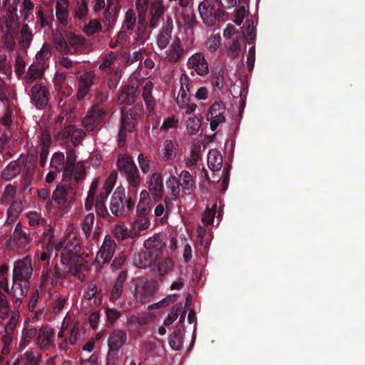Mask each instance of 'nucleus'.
Here are the masks:
<instances>
[{
  "instance_id": "nucleus-1",
  "label": "nucleus",
  "mask_w": 365,
  "mask_h": 365,
  "mask_svg": "<svg viewBox=\"0 0 365 365\" xmlns=\"http://www.w3.org/2000/svg\"><path fill=\"white\" fill-rule=\"evenodd\" d=\"M81 247L77 240H69L63 248L61 260L63 264L69 267L70 272L76 276L81 270L85 262L80 255Z\"/></svg>"
},
{
  "instance_id": "nucleus-2",
  "label": "nucleus",
  "mask_w": 365,
  "mask_h": 365,
  "mask_svg": "<svg viewBox=\"0 0 365 365\" xmlns=\"http://www.w3.org/2000/svg\"><path fill=\"white\" fill-rule=\"evenodd\" d=\"M116 165L120 173L125 177L129 185V190L135 194L141 178L135 162L129 155H120L118 158Z\"/></svg>"
},
{
  "instance_id": "nucleus-3",
  "label": "nucleus",
  "mask_w": 365,
  "mask_h": 365,
  "mask_svg": "<svg viewBox=\"0 0 365 365\" xmlns=\"http://www.w3.org/2000/svg\"><path fill=\"white\" fill-rule=\"evenodd\" d=\"M198 11L202 21L208 26H213L216 20H220L225 15V11L220 8V4L211 0H204L198 6Z\"/></svg>"
},
{
  "instance_id": "nucleus-4",
  "label": "nucleus",
  "mask_w": 365,
  "mask_h": 365,
  "mask_svg": "<svg viewBox=\"0 0 365 365\" xmlns=\"http://www.w3.org/2000/svg\"><path fill=\"white\" fill-rule=\"evenodd\" d=\"M85 136L83 130L73 124L64 125L59 130L56 128L54 132V138L57 141L65 143L70 140L74 147L79 145Z\"/></svg>"
},
{
  "instance_id": "nucleus-5",
  "label": "nucleus",
  "mask_w": 365,
  "mask_h": 365,
  "mask_svg": "<svg viewBox=\"0 0 365 365\" xmlns=\"http://www.w3.org/2000/svg\"><path fill=\"white\" fill-rule=\"evenodd\" d=\"M144 247L148 253H150L152 267H156L163 257V250L165 247V243L163 242L160 235L156 234L145 241Z\"/></svg>"
},
{
  "instance_id": "nucleus-6",
  "label": "nucleus",
  "mask_w": 365,
  "mask_h": 365,
  "mask_svg": "<svg viewBox=\"0 0 365 365\" xmlns=\"http://www.w3.org/2000/svg\"><path fill=\"white\" fill-rule=\"evenodd\" d=\"M106 114L104 110L99 109L98 106H93L83 118V125L88 131H93L103 122Z\"/></svg>"
},
{
  "instance_id": "nucleus-7",
  "label": "nucleus",
  "mask_w": 365,
  "mask_h": 365,
  "mask_svg": "<svg viewBox=\"0 0 365 365\" xmlns=\"http://www.w3.org/2000/svg\"><path fill=\"white\" fill-rule=\"evenodd\" d=\"M32 272L31 258L26 256L15 263L13 269V279H20L29 282Z\"/></svg>"
},
{
  "instance_id": "nucleus-8",
  "label": "nucleus",
  "mask_w": 365,
  "mask_h": 365,
  "mask_svg": "<svg viewBox=\"0 0 365 365\" xmlns=\"http://www.w3.org/2000/svg\"><path fill=\"white\" fill-rule=\"evenodd\" d=\"M110 210L113 215L120 217L125 213V192L122 187H118L110 199Z\"/></svg>"
},
{
  "instance_id": "nucleus-9",
  "label": "nucleus",
  "mask_w": 365,
  "mask_h": 365,
  "mask_svg": "<svg viewBox=\"0 0 365 365\" xmlns=\"http://www.w3.org/2000/svg\"><path fill=\"white\" fill-rule=\"evenodd\" d=\"M148 190L155 201H160L164 195L163 178L162 173L155 172L148 181Z\"/></svg>"
},
{
  "instance_id": "nucleus-10",
  "label": "nucleus",
  "mask_w": 365,
  "mask_h": 365,
  "mask_svg": "<svg viewBox=\"0 0 365 365\" xmlns=\"http://www.w3.org/2000/svg\"><path fill=\"white\" fill-rule=\"evenodd\" d=\"M96 74L93 71H86L78 78V92L77 98L79 100L83 99L89 92L91 86L94 83Z\"/></svg>"
},
{
  "instance_id": "nucleus-11",
  "label": "nucleus",
  "mask_w": 365,
  "mask_h": 365,
  "mask_svg": "<svg viewBox=\"0 0 365 365\" xmlns=\"http://www.w3.org/2000/svg\"><path fill=\"white\" fill-rule=\"evenodd\" d=\"M224 111V106L217 102L214 103L210 108L207 115V120L210 121V129L212 131L217 129L220 123L225 121V118L223 115Z\"/></svg>"
},
{
  "instance_id": "nucleus-12",
  "label": "nucleus",
  "mask_w": 365,
  "mask_h": 365,
  "mask_svg": "<svg viewBox=\"0 0 365 365\" xmlns=\"http://www.w3.org/2000/svg\"><path fill=\"white\" fill-rule=\"evenodd\" d=\"M190 69H194L200 76H205L209 72L208 63L202 53H195L192 55L187 62Z\"/></svg>"
},
{
  "instance_id": "nucleus-13",
  "label": "nucleus",
  "mask_w": 365,
  "mask_h": 365,
  "mask_svg": "<svg viewBox=\"0 0 365 365\" xmlns=\"http://www.w3.org/2000/svg\"><path fill=\"white\" fill-rule=\"evenodd\" d=\"M155 291L156 287L153 283L142 282L136 285L135 297L137 301L144 304L150 301Z\"/></svg>"
},
{
  "instance_id": "nucleus-14",
  "label": "nucleus",
  "mask_w": 365,
  "mask_h": 365,
  "mask_svg": "<svg viewBox=\"0 0 365 365\" xmlns=\"http://www.w3.org/2000/svg\"><path fill=\"white\" fill-rule=\"evenodd\" d=\"M137 122L130 119L129 115L125 113V108L121 109V126L118 133V145L123 146L125 143L128 132H133Z\"/></svg>"
},
{
  "instance_id": "nucleus-15",
  "label": "nucleus",
  "mask_w": 365,
  "mask_h": 365,
  "mask_svg": "<svg viewBox=\"0 0 365 365\" xmlns=\"http://www.w3.org/2000/svg\"><path fill=\"white\" fill-rule=\"evenodd\" d=\"M31 101L36 108H43L48 102L49 92L46 86L36 84L31 88Z\"/></svg>"
},
{
  "instance_id": "nucleus-16",
  "label": "nucleus",
  "mask_w": 365,
  "mask_h": 365,
  "mask_svg": "<svg viewBox=\"0 0 365 365\" xmlns=\"http://www.w3.org/2000/svg\"><path fill=\"white\" fill-rule=\"evenodd\" d=\"M180 89L177 103H186L190 101L191 92L193 90L192 81L186 73H182L180 78Z\"/></svg>"
},
{
  "instance_id": "nucleus-17",
  "label": "nucleus",
  "mask_w": 365,
  "mask_h": 365,
  "mask_svg": "<svg viewBox=\"0 0 365 365\" xmlns=\"http://www.w3.org/2000/svg\"><path fill=\"white\" fill-rule=\"evenodd\" d=\"M115 242L109 237H106L104 242L97 254L96 259L98 262L102 261L103 263H107L110 261L115 251Z\"/></svg>"
},
{
  "instance_id": "nucleus-18",
  "label": "nucleus",
  "mask_w": 365,
  "mask_h": 365,
  "mask_svg": "<svg viewBox=\"0 0 365 365\" xmlns=\"http://www.w3.org/2000/svg\"><path fill=\"white\" fill-rule=\"evenodd\" d=\"M127 341L126 333L120 329L111 331L108 339V346L110 349L120 351Z\"/></svg>"
},
{
  "instance_id": "nucleus-19",
  "label": "nucleus",
  "mask_w": 365,
  "mask_h": 365,
  "mask_svg": "<svg viewBox=\"0 0 365 365\" xmlns=\"http://www.w3.org/2000/svg\"><path fill=\"white\" fill-rule=\"evenodd\" d=\"M29 283L26 281L20 279H13V285L9 292L16 302L21 303L24 297L26 295L29 289Z\"/></svg>"
},
{
  "instance_id": "nucleus-20",
  "label": "nucleus",
  "mask_w": 365,
  "mask_h": 365,
  "mask_svg": "<svg viewBox=\"0 0 365 365\" xmlns=\"http://www.w3.org/2000/svg\"><path fill=\"white\" fill-rule=\"evenodd\" d=\"M165 13V7L160 1H154L150 5V19L148 26L150 29L156 28L159 24L160 18Z\"/></svg>"
},
{
  "instance_id": "nucleus-21",
  "label": "nucleus",
  "mask_w": 365,
  "mask_h": 365,
  "mask_svg": "<svg viewBox=\"0 0 365 365\" xmlns=\"http://www.w3.org/2000/svg\"><path fill=\"white\" fill-rule=\"evenodd\" d=\"M69 185L59 184L52 194V200L58 208H63L68 200Z\"/></svg>"
},
{
  "instance_id": "nucleus-22",
  "label": "nucleus",
  "mask_w": 365,
  "mask_h": 365,
  "mask_svg": "<svg viewBox=\"0 0 365 365\" xmlns=\"http://www.w3.org/2000/svg\"><path fill=\"white\" fill-rule=\"evenodd\" d=\"M66 37L71 48V53H68V54H78L85 48L86 39L82 36L68 32L66 34Z\"/></svg>"
},
{
  "instance_id": "nucleus-23",
  "label": "nucleus",
  "mask_w": 365,
  "mask_h": 365,
  "mask_svg": "<svg viewBox=\"0 0 365 365\" xmlns=\"http://www.w3.org/2000/svg\"><path fill=\"white\" fill-rule=\"evenodd\" d=\"M137 89L133 85H125L123 86L118 97V103L131 105L135 103L137 96Z\"/></svg>"
},
{
  "instance_id": "nucleus-24",
  "label": "nucleus",
  "mask_w": 365,
  "mask_h": 365,
  "mask_svg": "<svg viewBox=\"0 0 365 365\" xmlns=\"http://www.w3.org/2000/svg\"><path fill=\"white\" fill-rule=\"evenodd\" d=\"M178 180H180L179 185L182 187V192L185 195H191L195 188V181L187 170H182Z\"/></svg>"
},
{
  "instance_id": "nucleus-25",
  "label": "nucleus",
  "mask_w": 365,
  "mask_h": 365,
  "mask_svg": "<svg viewBox=\"0 0 365 365\" xmlns=\"http://www.w3.org/2000/svg\"><path fill=\"white\" fill-rule=\"evenodd\" d=\"M24 161L20 159L11 161L1 171V178L6 180L14 178L20 173Z\"/></svg>"
},
{
  "instance_id": "nucleus-26",
  "label": "nucleus",
  "mask_w": 365,
  "mask_h": 365,
  "mask_svg": "<svg viewBox=\"0 0 365 365\" xmlns=\"http://www.w3.org/2000/svg\"><path fill=\"white\" fill-rule=\"evenodd\" d=\"M69 1L68 0H58L56 5V16L58 21L63 26L68 25V17L69 15L68 11Z\"/></svg>"
},
{
  "instance_id": "nucleus-27",
  "label": "nucleus",
  "mask_w": 365,
  "mask_h": 365,
  "mask_svg": "<svg viewBox=\"0 0 365 365\" xmlns=\"http://www.w3.org/2000/svg\"><path fill=\"white\" fill-rule=\"evenodd\" d=\"M76 160V150L73 148L68 149L66 152V160L65 161L66 166L63 173V180H70L71 179Z\"/></svg>"
},
{
  "instance_id": "nucleus-28",
  "label": "nucleus",
  "mask_w": 365,
  "mask_h": 365,
  "mask_svg": "<svg viewBox=\"0 0 365 365\" xmlns=\"http://www.w3.org/2000/svg\"><path fill=\"white\" fill-rule=\"evenodd\" d=\"M126 278L127 271H120L113 286L110 297V300L115 301L122 295L123 292V284L126 281Z\"/></svg>"
},
{
  "instance_id": "nucleus-29",
  "label": "nucleus",
  "mask_w": 365,
  "mask_h": 365,
  "mask_svg": "<svg viewBox=\"0 0 365 365\" xmlns=\"http://www.w3.org/2000/svg\"><path fill=\"white\" fill-rule=\"evenodd\" d=\"M184 48L182 46L181 41L179 38H176L172 43L168 53V58L171 62H177L184 54Z\"/></svg>"
},
{
  "instance_id": "nucleus-30",
  "label": "nucleus",
  "mask_w": 365,
  "mask_h": 365,
  "mask_svg": "<svg viewBox=\"0 0 365 365\" xmlns=\"http://www.w3.org/2000/svg\"><path fill=\"white\" fill-rule=\"evenodd\" d=\"M73 17L81 21H86L88 14L87 0H76L73 11Z\"/></svg>"
},
{
  "instance_id": "nucleus-31",
  "label": "nucleus",
  "mask_w": 365,
  "mask_h": 365,
  "mask_svg": "<svg viewBox=\"0 0 365 365\" xmlns=\"http://www.w3.org/2000/svg\"><path fill=\"white\" fill-rule=\"evenodd\" d=\"M33 34L28 24H24L20 31L19 44L21 49H27L32 41Z\"/></svg>"
},
{
  "instance_id": "nucleus-32",
  "label": "nucleus",
  "mask_w": 365,
  "mask_h": 365,
  "mask_svg": "<svg viewBox=\"0 0 365 365\" xmlns=\"http://www.w3.org/2000/svg\"><path fill=\"white\" fill-rule=\"evenodd\" d=\"M118 0H107V7L103 14V21L108 26L113 24L115 21V15L118 12L116 1Z\"/></svg>"
},
{
  "instance_id": "nucleus-33",
  "label": "nucleus",
  "mask_w": 365,
  "mask_h": 365,
  "mask_svg": "<svg viewBox=\"0 0 365 365\" xmlns=\"http://www.w3.org/2000/svg\"><path fill=\"white\" fill-rule=\"evenodd\" d=\"M53 332L52 329L47 327L40 329L37 336V343L40 347L46 349L53 341Z\"/></svg>"
},
{
  "instance_id": "nucleus-34",
  "label": "nucleus",
  "mask_w": 365,
  "mask_h": 365,
  "mask_svg": "<svg viewBox=\"0 0 365 365\" xmlns=\"http://www.w3.org/2000/svg\"><path fill=\"white\" fill-rule=\"evenodd\" d=\"M207 164L213 171L220 170L222 165V156L217 150H211L207 155Z\"/></svg>"
},
{
  "instance_id": "nucleus-35",
  "label": "nucleus",
  "mask_w": 365,
  "mask_h": 365,
  "mask_svg": "<svg viewBox=\"0 0 365 365\" xmlns=\"http://www.w3.org/2000/svg\"><path fill=\"white\" fill-rule=\"evenodd\" d=\"M53 42L56 48L62 54L66 55L71 53L67 38L66 39L61 33L58 32L54 34Z\"/></svg>"
},
{
  "instance_id": "nucleus-36",
  "label": "nucleus",
  "mask_w": 365,
  "mask_h": 365,
  "mask_svg": "<svg viewBox=\"0 0 365 365\" xmlns=\"http://www.w3.org/2000/svg\"><path fill=\"white\" fill-rule=\"evenodd\" d=\"M56 268L54 264L50 267L49 262L47 263V266L43 267L41 279L43 282H48L51 280V283L53 287L57 286L58 279L55 274Z\"/></svg>"
},
{
  "instance_id": "nucleus-37",
  "label": "nucleus",
  "mask_w": 365,
  "mask_h": 365,
  "mask_svg": "<svg viewBox=\"0 0 365 365\" xmlns=\"http://www.w3.org/2000/svg\"><path fill=\"white\" fill-rule=\"evenodd\" d=\"M108 92L107 91L98 90L96 92L94 103L93 106H98L99 109L104 110V113H107L108 106L106 102L108 100Z\"/></svg>"
},
{
  "instance_id": "nucleus-38",
  "label": "nucleus",
  "mask_w": 365,
  "mask_h": 365,
  "mask_svg": "<svg viewBox=\"0 0 365 365\" xmlns=\"http://www.w3.org/2000/svg\"><path fill=\"white\" fill-rule=\"evenodd\" d=\"M183 336L180 329H175L169 336L168 342L170 348L175 351H180L182 346Z\"/></svg>"
},
{
  "instance_id": "nucleus-39",
  "label": "nucleus",
  "mask_w": 365,
  "mask_h": 365,
  "mask_svg": "<svg viewBox=\"0 0 365 365\" xmlns=\"http://www.w3.org/2000/svg\"><path fill=\"white\" fill-rule=\"evenodd\" d=\"M180 180H178V178L176 176L171 175L165 182L167 187L170 190V194L172 195L173 200H178L180 195Z\"/></svg>"
},
{
  "instance_id": "nucleus-40",
  "label": "nucleus",
  "mask_w": 365,
  "mask_h": 365,
  "mask_svg": "<svg viewBox=\"0 0 365 365\" xmlns=\"http://www.w3.org/2000/svg\"><path fill=\"white\" fill-rule=\"evenodd\" d=\"M44 66L41 68L35 64H31L28 68V71L26 75V79L27 83H31L34 80L42 77L44 73Z\"/></svg>"
},
{
  "instance_id": "nucleus-41",
  "label": "nucleus",
  "mask_w": 365,
  "mask_h": 365,
  "mask_svg": "<svg viewBox=\"0 0 365 365\" xmlns=\"http://www.w3.org/2000/svg\"><path fill=\"white\" fill-rule=\"evenodd\" d=\"M133 44L144 45L150 34L147 33V25L138 24Z\"/></svg>"
},
{
  "instance_id": "nucleus-42",
  "label": "nucleus",
  "mask_w": 365,
  "mask_h": 365,
  "mask_svg": "<svg viewBox=\"0 0 365 365\" xmlns=\"http://www.w3.org/2000/svg\"><path fill=\"white\" fill-rule=\"evenodd\" d=\"M152 83H146L143 87L142 96L146 103L149 113H152L154 109L155 101L151 94Z\"/></svg>"
},
{
  "instance_id": "nucleus-43",
  "label": "nucleus",
  "mask_w": 365,
  "mask_h": 365,
  "mask_svg": "<svg viewBox=\"0 0 365 365\" xmlns=\"http://www.w3.org/2000/svg\"><path fill=\"white\" fill-rule=\"evenodd\" d=\"M137 22V17L135 11L129 9L125 13V19L123 22V28L128 31H133Z\"/></svg>"
},
{
  "instance_id": "nucleus-44",
  "label": "nucleus",
  "mask_w": 365,
  "mask_h": 365,
  "mask_svg": "<svg viewBox=\"0 0 365 365\" xmlns=\"http://www.w3.org/2000/svg\"><path fill=\"white\" fill-rule=\"evenodd\" d=\"M50 165L58 173H60L62 170L64 171L66 164L63 153L61 152L55 153L52 156Z\"/></svg>"
},
{
  "instance_id": "nucleus-45",
  "label": "nucleus",
  "mask_w": 365,
  "mask_h": 365,
  "mask_svg": "<svg viewBox=\"0 0 365 365\" xmlns=\"http://www.w3.org/2000/svg\"><path fill=\"white\" fill-rule=\"evenodd\" d=\"M133 262L136 267L142 269L152 267L150 253H148L147 250L139 253L138 257L134 259Z\"/></svg>"
},
{
  "instance_id": "nucleus-46",
  "label": "nucleus",
  "mask_w": 365,
  "mask_h": 365,
  "mask_svg": "<svg viewBox=\"0 0 365 365\" xmlns=\"http://www.w3.org/2000/svg\"><path fill=\"white\" fill-rule=\"evenodd\" d=\"M163 158L167 161L173 159L176 156V148L170 140H166L162 150Z\"/></svg>"
},
{
  "instance_id": "nucleus-47",
  "label": "nucleus",
  "mask_w": 365,
  "mask_h": 365,
  "mask_svg": "<svg viewBox=\"0 0 365 365\" xmlns=\"http://www.w3.org/2000/svg\"><path fill=\"white\" fill-rule=\"evenodd\" d=\"M51 56V48L48 43H44L41 49L36 56V61L41 66H44L46 61L49 59Z\"/></svg>"
},
{
  "instance_id": "nucleus-48",
  "label": "nucleus",
  "mask_w": 365,
  "mask_h": 365,
  "mask_svg": "<svg viewBox=\"0 0 365 365\" xmlns=\"http://www.w3.org/2000/svg\"><path fill=\"white\" fill-rule=\"evenodd\" d=\"M94 220L95 216L93 213H89L85 217L84 220L82 223V231L85 235L86 237H88L91 236Z\"/></svg>"
},
{
  "instance_id": "nucleus-49",
  "label": "nucleus",
  "mask_w": 365,
  "mask_h": 365,
  "mask_svg": "<svg viewBox=\"0 0 365 365\" xmlns=\"http://www.w3.org/2000/svg\"><path fill=\"white\" fill-rule=\"evenodd\" d=\"M0 73L8 77L12 73L11 65L5 53H0Z\"/></svg>"
},
{
  "instance_id": "nucleus-50",
  "label": "nucleus",
  "mask_w": 365,
  "mask_h": 365,
  "mask_svg": "<svg viewBox=\"0 0 365 365\" xmlns=\"http://www.w3.org/2000/svg\"><path fill=\"white\" fill-rule=\"evenodd\" d=\"M173 266V262L171 259L162 257L156 267H158L159 274L163 276L172 269Z\"/></svg>"
},
{
  "instance_id": "nucleus-51",
  "label": "nucleus",
  "mask_w": 365,
  "mask_h": 365,
  "mask_svg": "<svg viewBox=\"0 0 365 365\" xmlns=\"http://www.w3.org/2000/svg\"><path fill=\"white\" fill-rule=\"evenodd\" d=\"M186 126L189 134L195 135L199 131L201 122L200 119L195 116L190 117L186 122Z\"/></svg>"
},
{
  "instance_id": "nucleus-52",
  "label": "nucleus",
  "mask_w": 365,
  "mask_h": 365,
  "mask_svg": "<svg viewBox=\"0 0 365 365\" xmlns=\"http://www.w3.org/2000/svg\"><path fill=\"white\" fill-rule=\"evenodd\" d=\"M138 163L143 174H147L151 169L153 162L143 154L140 153L138 156Z\"/></svg>"
},
{
  "instance_id": "nucleus-53",
  "label": "nucleus",
  "mask_w": 365,
  "mask_h": 365,
  "mask_svg": "<svg viewBox=\"0 0 365 365\" xmlns=\"http://www.w3.org/2000/svg\"><path fill=\"white\" fill-rule=\"evenodd\" d=\"M16 192V187L12 185H8L5 187L4 194L1 197V203L5 205L10 203L14 200Z\"/></svg>"
},
{
  "instance_id": "nucleus-54",
  "label": "nucleus",
  "mask_w": 365,
  "mask_h": 365,
  "mask_svg": "<svg viewBox=\"0 0 365 365\" xmlns=\"http://www.w3.org/2000/svg\"><path fill=\"white\" fill-rule=\"evenodd\" d=\"M117 58V55L115 53L110 51L107 53L103 58L102 63L99 66V68L103 71H106L107 69H110L112 65L114 63L115 59Z\"/></svg>"
},
{
  "instance_id": "nucleus-55",
  "label": "nucleus",
  "mask_w": 365,
  "mask_h": 365,
  "mask_svg": "<svg viewBox=\"0 0 365 365\" xmlns=\"http://www.w3.org/2000/svg\"><path fill=\"white\" fill-rule=\"evenodd\" d=\"M101 24L97 20H91L89 23L84 26L83 31L88 36L95 34L101 31Z\"/></svg>"
},
{
  "instance_id": "nucleus-56",
  "label": "nucleus",
  "mask_w": 365,
  "mask_h": 365,
  "mask_svg": "<svg viewBox=\"0 0 365 365\" xmlns=\"http://www.w3.org/2000/svg\"><path fill=\"white\" fill-rule=\"evenodd\" d=\"M9 305L6 295L0 292V318L5 319L8 317Z\"/></svg>"
},
{
  "instance_id": "nucleus-57",
  "label": "nucleus",
  "mask_w": 365,
  "mask_h": 365,
  "mask_svg": "<svg viewBox=\"0 0 365 365\" xmlns=\"http://www.w3.org/2000/svg\"><path fill=\"white\" fill-rule=\"evenodd\" d=\"M41 355L39 358H36L34 352L27 351L22 356L24 365H39Z\"/></svg>"
},
{
  "instance_id": "nucleus-58",
  "label": "nucleus",
  "mask_w": 365,
  "mask_h": 365,
  "mask_svg": "<svg viewBox=\"0 0 365 365\" xmlns=\"http://www.w3.org/2000/svg\"><path fill=\"white\" fill-rule=\"evenodd\" d=\"M177 297H178L177 294L169 295V296L166 297L165 298H164L163 299H162L161 301H160L157 303L153 304L151 306L149 307V308L159 309V308H162V307L168 306L169 304L174 303L177 300Z\"/></svg>"
},
{
  "instance_id": "nucleus-59",
  "label": "nucleus",
  "mask_w": 365,
  "mask_h": 365,
  "mask_svg": "<svg viewBox=\"0 0 365 365\" xmlns=\"http://www.w3.org/2000/svg\"><path fill=\"white\" fill-rule=\"evenodd\" d=\"M19 318V313L18 312H14L6 324L5 327V332L6 333H14L16 329V327L18 324Z\"/></svg>"
},
{
  "instance_id": "nucleus-60",
  "label": "nucleus",
  "mask_w": 365,
  "mask_h": 365,
  "mask_svg": "<svg viewBox=\"0 0 365 365\" xmlns=\"http://www.w3.org/2000/svg\"><path fill=\"white\" fill-rule=\"evenodd\" d=\"M215 208L216 205H215L214 209L210 210L209 207L206 208L202 217V222L205 225H210L212 224L215 215Z\"/></svg>"
},
{
  "instance_id": "nucleus-61",
  "label": "nucleus",
  "mask_w": 365,
  "mask_h": 365,
  "mask_svg": "<svg viewBox=\"0 0 365 365\" xmlns=\"http://www.w3.org/2000/svg\"><path fill=\"white\" fill-rule=\"evenodd\" d=\"M225 81L224 72L222 70L215 73L212 81L213 86L221 90L224 87Z\"/></svg>"
},
{
  "instance_id": "nucleus-62",
  "label": "nucleus",
  "mask_w": 365,
  "mask_h": 365,
  "mask_svg": "<svg viewBox=\"0 0 365 365\" xmlns=\"http://www.w3.org/2000/svg\"><path fill=\"white\" fill-rule=\"evenodd\" d=\"M182 19L184 20L185 24L187 26L188 29H193L195 27L197 24V21L196 19V16L193 11H190V13L187 12L186 14H184L182 16Z\"/></svg>"
},
{
  "instance_id": "nucleus-63",
  "label": "nucleus",
  "mask_w": 365,
  "mask_h": 365,
  "mask_svg": "<svg viewBox=\"0 0 365 365\" xmlns=\"http://www.w3.org/2000/svg\"><path fill=\"white\" fill-rule=\"evenodd\" d=\"M150 211V203H148V202L145 201H139L136 210L138 217H145Z\"/></svg>"
},
{
  "instance_id": "nucleus-64",
  "label": "nucleus",
  "mask_w": 365,
  "mask_h": 365,
  "mask_svg": "<svg viewBox=\"0 0 365 365\" xmlns=\"http://www.w3.org/2000/svg\"><path fill=\"white\" fill-rule=\"evenodd\" d=\"M119 351L110 349L107 354L106 365H118Z\"/></svg>"
}]
</instances>
